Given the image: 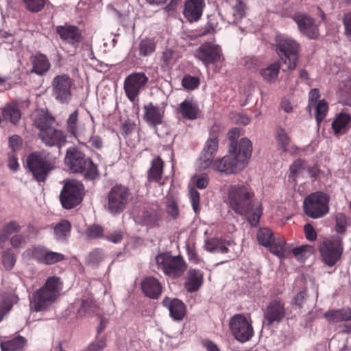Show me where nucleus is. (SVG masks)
Returning <instances> with one entry per match:
<instances>
[{"instance_id": "69168bd1", "label": "nucleus", "mask_w": 351, "mask_h": 351, "mask_svg": "<svg viewBox=\"0 0 351 351\" xmlns=\"http://www.w3.org/2000/svg\"><path fill=\"white\" fill-rule=\"evenodd\" d=\"M319 91L317 88L311 90L308 95V108H311L316 104L317 100L319 98Z\"/></svg>"}, {"instance_id": "dca6fc26", "label": "nucleus", "mask_w": 351, "mask_h": 351, "mask_svg": "<svg viewBox=\"0 0 351 351\" xmlns=\"http://www.w3.org/2000/svg\"><path fill=\"white\" fill-rule=\"evenodd\" d=\"M195 56L208 67L209 64L221 60L222 58L221 49L218 45L206 43L196 50Z\"/></svg>"}, {"instance_id": "a211bd4d", "label": "nucleus", "mask_w": 351, "mask_h": 351, "mask_svg": "<svg viewBox=\"0 0 351 351\" xmlns=\"http://www.w3.org/2000/svg\"><path fill=\"white\" fill-rule=\"evenodd\" d=\"M293 21L297 23L299 30L309 38H316L319 35L317 25L314 20L305 13L296 12L293 16Z\"/></svg>"}, {"instance_id": "1a4fd4ad", "label": "nucleus", "mask_w": 351, "mask_h": 351, "mask_svg": "<svg viewBox=\"0 0 351 351\" xmlns=\"http://www.w3.org/2000/svg\"><path fill=\"white\" fill-rule=\"evenodd\" d=\"M130 197L131 194L128 187L117 184L108 193L106 207L112 214L119 213L125 208Z\"/></svg>"}, {"instance_id": "4d7b16f0", "label": "nucleus", "mask_w": 351, "mask_h": 351, "mask_svg": "<svg viewBox=\"0 0 351 351\" xmlns=\"http://www.w3.org/2000/svg\"><path fill=\"white\" fill-rule=\"evenodd\" d=\"M306 289H303L300 291L297 294L293 297V300L291 302L292 305H295L298 308H302L305 302L306 298Z\"/></svg>"}, {"instance_id": "6e6552de", "label": "nucleus", "mask_w": 351, "mask_h": 351, "mask_svg": "<svg viewBox=\"0 0 351 351\" xmlns=\"http://www.w3.org/2000/svg\"><path fill=\"white\" fill-rule=\"evenodd\" d=\"M257 240L260 245L269 247V251L280 258H284L287 252L285 240L281 237H275L269 228H261L257 232Z\"/></svg>"}, {"instance_id": "2eb2a0df", "label": "nucleus", "mask_w": 351, "mask_h": 351, "mask_svg": "<svg viewBox=\"0 0 351 351\" xmlns=\"http://www.w3.org/2000/svg\"><path fill=\"white\" fill-rule=\"evenodd\" d=\"M230 328L235 339L241 342L250 340L254 334L252 324L241 314L235 315L231 318Z\"/></svg>"}, {"instance_id": "20e7f679", "label": "nucleus", "mask_w": 351, "mask_h": 351, "mask_svg": "<svg viewBox=\"0 0 351 351\" xmlns=\"http://www.w3.org/2000/svg\"><path fill=\"white\" fill-rule=\"evenodd\" d=\"M62 289V283L59 277L48 278L45 285L29 298L30 310L40 312L49 309L60 295Z\"/></svg>"}, {"instance_id": "f257e3e1", "label": "nucleus", "mask_w": 351, "mask_h": 351, "mask_svg": "<svg viewBox=\"0 0 351 351\" xmlns=\"http://www.w3.org/2000/svg\"><path fill=\"white\" fill-rule=\"evenodd\" d=\"M219 128L213 126L198 160V168L204 170L211 167L221 174H234L243 169L252 156V143L247 138L239 141V153L237 145H230L228 154L214 160L219 147Z\"/></svg>"}, {"instance_id": "680f3d73", "label": "nucleus", "mask_w": 351, "mask_h": 351, "mask_svg": "<svg viewBox=\"0 0 351 351\" xmlns=\"http://www.w3.org/2000/svg\"><path fill=\"white\" fill-rule=\"evenodd\" d=\"M343 23L345 27V34L348 39L351 40V12L343 16Z\"/></svg>"}, {"instance_id": "8fccbe9b", "label": "nucleus", "mask_w": 351, "mask_h": 351, "mask_svg": "<svg viewBox=\"0 0 351 351\" xmlns=\"http://www.w3.org/2000/svg\"><path fill=\"white\" fill-rule=\"evenodd\" d=\"M21 230V226L16 221H11L8 223L3 229L0 234V239H6L9 235L12 233L19 232Z\"/></svg>"}, {"instance_id": "774afa93", "label": "nucleus", "mask_w": 351, "mask_h": 351, "mask_svg": "<svg viewBox=\"0 0 351 351\" xmlns=\"http://www.w3.org/2000/svg\"><path fill=\"white\" fill-rule=\"evenodd\" d=\"M25 243V237L19 234L13 236L10 240V243L14 247H19Z\"/></svg>"}, {"instance_id": "ddd939ff", "label": "nucleus", "mask_w": 351, "mask_h": 351, "mask_svg": "<svg viewBox=\"0 0 351 351\" xmlns=\"http://www.w3.org/2000/svg\"><path fill=\"white\" fill-rule=\"evenodd\" d=\"M319 250L324 263L330 267L335 265L343 253L341 239L333 237L323 241Z\"/></svg>"}, {"instance_id": "de8ad7c7", "label": "nucleus", "mask_w": 351, "mask_h": 351, "mask_svg": "<svg viewBox=\"0 0 351 351\" xmlns=\"http://www.w3.org/2000/svg\"><path fill=\"white\" fill-rule=\"evenodd\" d=\"M46 0H23L26 8L32 12H38L43 9Z\"/></svg>"}, {"instance_id": "0eeeda50", "label": "nucleus", "mask_w": 351, "mask_h": 351, "mask_svg": "<svg viewBox=\"0 0 351 351\" xmlns=\"http://www.w3.org/2000/svg\"><path fill=\"white\" fill-rule=\"evenodd\" d=\"M329 196L323 192L311 193L304 199V211L311 218H321L329 211Z\"/></svg>"}, {"instance_id": "6e6d98bb", "label": "nucleus", "mask_w": 351, "mask_h": 351, "mask_svg": "<svg viewBox=\"0 0 351 351\" xmlns=\"http://www.w3.org/2000/svg\"><path fill=\"white\" fill-rule=\"evenodd\" d=\"M106 346V339L105 337L97 338L95 341L89 345L88 351H101Z\"/></svg>"}, {"instance_id": "a19ab883", "label": "nucleus", "mask_w": 351, "mask_h": 351, "mask_svg": "<svg viewBox=\"0 0 351 351\" xmlns=\"http://www.w3.org/2000/svg\"><path fill=\"white\" fill-rule=\"evenodd\" d=\"M315 106V119L318 125H320L324 119L326 117L328 111V104L324 100H319Z\"/></svg>"}, {"instance_id": "aec40b11", "label": "nucleus", "mask_w": 351, "mask_h": 351, "mask_svg": "<svg viewBox=\"0 0 351 351\" xmlns=\"http://www.w3.org/2000/svg\"><path fill=\"white\" fill-rule=\"evenodd\" d=\"M143 118L149 126L156 128L162 123L165 114L164 108L149 102L143 106Z\"/></svg>"}, {"instance_id": "052dcab7", "label": "nucleus", "mask_w": 351, "mask_h": 351, "mask_svg": "<svg viewBox=\"0 0 351 351\" xmlns=\"http://www.w3.org/2000/svg\"><path fill=\"white\" fill-rule=\"evenodd\" d=\"M241 130L238 128H234L228 132V138L230 142V145L234 144L237 146V153H239V143H236L235 141L240 136Z\"/></svg>"}, {"instance_id": "5fc2aeb1", "label": "nucleus", "mask_w": 351, "mask_h": 351, "mask_svg": "<svg viewBox=\"0 0 351 351\" xmlns=\"http://www.w3.org/2000/svg\"><path fill=\"white\" fill-rule=\"evenodd\" d=\"M15 263L16 258L10 251L6 252L2 256V263L5 269H12L14 267Z\"/></svg>"}, {"instance_id": "7ed1b4c3", "label": "nucleus", "mask_w": 351, "mask_h": 351, "mask_svg": "<svg viewBox=\"0 0 351 351\" xmlns=\"http://www.w3.org/2000/svg\"><path fill=\"white\" fill-rule=\"evenodd\" d=\"M59 157V150L57 152L42 150L31 153L26 159L27 168L38 182H45L49 173L56 168Z\"/></svg>"}, {"instance_id": "412c9836", "label": "nucleus", "mask_w": 351, "mask_h": 351, "mask_svg": "<svg viewBox=\"0 0 351 351\" xmlns=\"http://www.w3.org/2000/svg\"><path fill=\"white\" fill-rule=\"evenodd\" d=\"M56 32L64 41L77 47L81 42L82 36L80 29L73 25H59Z\"/></svg>"}, {"instance_id": "72a5a7b5", "label": "nucleus", "mask_w": 351, "mask_h": 351, "mask_svg": "<svg viewBox=\"0 0 351 351\" xmlns=\"http://www.w3.org/2000/svg\"><path fill=\"white\" fill-rule=\"evenodd\" d=\"M33 119L35 126L39 129L40 132L47 130L51 128L54 121L53 117L43 111L36 112Z\"/></svg>"}, {"instance_id": "49530a36", "label": "nucleus", "mask_w": 351, "mask_h": 351, "mask_svg": "<svg viewBox=\"0 0 351 351\" xmlns=\"http://www.w3.org/2000/svg\"><path fill=\"white\" fill-rule=\"evenodd\" d=\"M191 182L199 189H206L209 183V178L207 174L194 175L191 179Z\"/></svg>"}, {"instance_id": "9b49d317", "label": "nucleus", "mask_w": 351, "mask_h": 351, "mask_svg": "<svg viewBox=\"0 0 351 351\" xmlns=\"http://www.w3.org/2000/svg\"><path fill=\"white\" fill-rule=\"evenodd\" d=\"M84 186L77 180H72L65 182L60 198L62 206L66 209L72 208L82 200Z\"/></svg>"}, {"instance_id": "603ef678", "label": "nucleus", "mask_w": 351, "mask_h": 351, "mask_svg": "<svg viewBox=\"0 0 351 351\" xmlns=\"http://www.w3.org/2000/svg\"><path fill=\"white\" fill-rule=\"evenodd\" d=\"M199 80L197 77L186 75L182 80V86L187 90H194L198 87Z\"/></svg>"}, {"instance_id": "ea45409f", "label": "nucleus", "mask_w": 351, "mask_h": 351, "mask_svg": "<svg viewBox=\"0 0 351 351\" xmlns=\"http://www.w3.org/2000/svg\"><path fill=\"white\" fill-rule=\"evenodd\" d=\"M71 225L69 221L63 220L54 227V234L58 240H64L69 234Z\"/></svg>"}, {"instance_id": "c9c22d12", "label": "nucleus", "mask_w": 351, "mask_h": 351, "mask_svg": "<svg viewBox=\"0 0 351 351\" xmlns=\"http://www.w3.org/2000/svg\"><path fill=\"white\" fill-rule=\"evenodd\" d=\"M2 116L5 120H9L13 124H16L20 120L21 113L17 105L11 103L3 108Z\"/></svg>"}, {"instance_id": "13d9d810", "label": "nucleus", "mask_w": 351, "mask_h": 351, "mask_svg": "<svg viewBox=\"0 0 351 351\" xmlns=\"http://www.w3.org/2000/svg\"><path fill=\"white\" fill-rule=\"evenodd\" d=\"M103 228L99 225L90 226L86 231L87 236L90 239L99 237L103 234Z\"/></svg>"}, {"instance_id": "f03ea898", "label": "nucleus", "mask_w": 351, "mask_h": 351, "mask_svg": "<svg viewBox=\"0 0 351 351\" xmlns=\"http://www.w3.org/2000/svg\"><path fill=\"white\" fill-rule=\"evenodd\" d=\"M254 192L252 188L237 184L229 186L226 203L237 213L247 217L252 226H256L263 214V206L254 201Z\"/></svg>"}, {"instance_id": "f704fd0d", "label": "nucleus", "mask_w": 351, "mask_h": 351, "mask_svg": "<svg viewBox=\"0 0 351 351\" xmlns=\"http://www.w3.org/2000/svg\"><path fill=\"white\" fill-rule=\"evenodd\" d=\"M280 73V64L278 62H274L262 69L260 75L263 79L269 83H274Z\"/></svg>"}, {"instance_id": "e433bc0d", "label": "nucleus", "mask_w": 351, "mask_h": 351, "mask_svg": "<svg viewBox=\"0 0 351 351\" xmlns=\"http://www.w3.org/2000/svg\"><path fill=\"white\" fill-rule=\"evenodd\" d=\"M156 49V43L154 38H145L138 44V54L141 57L150 56Z\"/></svg>"}, {"instance_id": "bf43d9fd", "label": "nucleus", "mask_w": 351, "mask_h": 351, "mask_svg": "<svg viewBox=\"0 0 351 351\" xmlns=\"http://www.w3.org/2000/svg\"><path fill=\"white\" fill-rule=\"evenodd\" d=\"M9 145L12 151L16 152L22 146V138L18 135H13L9 138Z\"/></svg>"}, {"instance_id": "39448f33", "label": "nucleus", "mask_w": 351, "mask_h": 351, "mask_svg": "<svg viewBox=\"0 0 351 351\" xmlns=\"http://www.w3.org/2000/svg\"><path fill=\"white\" fill-rule=\"evenodd\" d=\"M276 41L280 59L288 70H294L297 66L299 44L295 40L280 34L276 36Z\"/></svg>"}, {"instance_id": "3c124183", "label": "nucleus", "mask_w": 351, "mask_h": 351, "mask_svg": "<svg viewBox=\"0 0 351 351\" xmlns=\"http://www.w3.org/2000/svg\"><path fill=\"white\" fill-rule=\"evenodd\" d=\"M339 89L342 95L344 97H351V77L345 76L341 80L339 84Z\"/></svg>"}, {"instance_id": "6ab92c4d", "label": "nucleus", "mask_w": 351, "mask_h": 351, "mask_svg": "<svg viewBox=\"0 0 351 351\" xmlns=\"http://www.w3.org/2000/svg\"><path fill=\"white\" fill-rule=\"evenodd\" d=\"M285 315V308L283 304L278 300L271 301L264 311L263 325L271 326L280 322Z\"/></svg>"}, {"instance_id": "9d476101", "label": "nucleus", "mask_w": 351, "mask_h": 351, "mask_svg": "<svg viewBox=\"0 0 351 351\" xmlns=\"http://www.w3.org/2000/svg\"><path fill=\"white\" fill-rule=\"evenodd\" d=\"M73 81L67 74H60L54 77L51 82L52 95L62 104H68L72 99Z\"/></svg>"}, {"instance_id": "c756f323", "label": "nucleus", "mask_w": 351, "mask_h": 351, "mask_svg": "<svg viewBox=\"0 0 351 351\" xmlns=\"http://www.w3.org/2000/svg\"><path fill=\"white\" fill-rule=\"evenodd\" d=\"M178 110L183 118L189 120H195L199 115V109L197 104L189 99H185L180 103Z\"/></svg>"}, {"instance_id": "4468645a", "label": "nucleus", "mask_w": 351, "mask_h": 351, "mask_svg": "<svg viewBox=\"0 0 351 351\" xmlns=\"http://www.w3.org/2000/svg\"><path fill=\"white\" fill-rule=\"evenodd\" d=\"M148 81V77L143 72H134L128 75L123 82V89L128 99L134 101Z\"/></svg>"}, {"instance_id": "f8f14e48", "label": "nucleus", "mask_w": 351, "mask_h": 351, "mask_svg": "<svg viewBox=\"0 0 351 351\" xmlns=\"http://www.w3.org/2000/svg\"><path fill=\"white\" fill-rule=\"evenodd\" d=\"M23 258L35 259L38 263L47 265H53L63 261L64 254L50 251L43 246H35L25 250L22 254Z\"/></svg>"}, {"instance_id": "f3484780", "label": "nucleus", "mask_w": 351, "mask_h": 351, "mask_svg": "<svg viewBox=\"0 0 351 351\" xmlns=\"http://www.w3.org/2000/svg\"><path fill=\"white\" fill-rule=\"evenodd\" d=\"M38 136L45 145L55 147L53 152H57L59 150L60 154H61V147L66 141V136L63 131L51 127L47 130L39 132Z\"/></svg>"}, {"instance_id": "7c9ffc66", "label": "nucleus", "mask_w": 351, "mask_h": 351, "mask_svg": "<svg viewBox=\"0 0 351 351\" xmlns=\"http://www.w3.org/2000/svg\"><path fill=\"white\" fill-rule=\"evenodd\" d=\"M233 245L234 243L232 241L214 238L206 241L205 249L210 252L228 253Z\"/></svg>"}, {"instance_id": "0e129e2a", "label": "nucleus", "mask_w": 351, "mask_h": 351, "mask_svg": "<svg viewBox=\"0 0 351 351\" xmlns=\"http://www.w3.org/2000/svg\"><path fill=\"white\" fill-rule=\"evenodd\" d=\"M304 230L307 240L313 241L316 239L317 234L313 227L310 223H307L304 226Z\"/></svg>"}, {"instance_id": "2f4dec72", "label": "nucleus", "mask_w": 351, "mask_h": 351, "mask_svg": "<svg viewBox=\"0 0 351 351\" xmlns=\"http://www.w3.org/2000/svg\"><path fill=\"white\" fill-rule=\"evenodd\" d=\"M324 317L328 322H348L351 320V308H343L338 310H329L324 314Z\"/></svg>"}, {"instance_id": "09e8293b", "label": "nucleus", "mask_w": 351, "mask_h": 351, "mask_svg": "<svg viewBox=\"0 0 351 351\" xmlns=\"http://www.w3.org/2000/svg\"><path fill=\"white\" fill-rule=\"evenodd\" d=\"M305 162L301 159L295 160L290 166V177L295 181L298 176L304 169Z\"/></svg>"}, {"instance_id": "423d86ee", "label": "nucleus", "mask_w": 351, "mask_h": 351, "mask_svg": "<svg viewBox=\"0 0 351 351\" xmlns=\"http://www.w3.org/2000/svg\"><path fill=\"white\" fill-rule=\"evenodd\" d=\"M155 261L158 269L169 277L178 278L186 269V264L182 257L173 256L168 252L158 254L155 257Z\"/></svg>"}, {"instance_id": "338daca9", "label": "nucleus", "mask_w": 351, "mask_h": 351, "mask_svg": "<svg viewBox=\"0 0 351 351\" xmlns=\"http://www.w3.org/2000/svg\"><path fill=\"white\" fill-rule=\"evenodd\" d=\"M167 212L173 218L177 217L179 213L177 204L173 201L169 202L167 204Z\"/></svg>"}, {"instance_id": "37998d69", "label": "nucleus", "mask_w": 351, "mask_h": 351, "mask_svg": "<svg viewBox=\"0 0 351 351\" xmlns=\"http://www.w3.org/2000/svg\"><path fill=\"white\" fill-rule=\"evenodd\" d=\"M348 219L342 213H338L335 215V230L338 233L345 232L348 226Z\"/></svg>"}, {"instance_id": "473e14b6", "label": "nucleus", "mask_w": 351, "mask_h": 351, "mask_svg": "<svg viewBox=\"0 0 351 351\" xmlns=\"http://www.w3.org/2000/svg\"><path fill=\"white\" fill-rule=\"evenodd\" d=\"M32 72L39 75L45 74L50 69L51 64L45 55L38 54L32 58Z\"/></svg>"}, {"instance_id": "cd10ccee", "label": "nucleus", "mask_w": 351, "mask_h": 351, "mask_svg": "<svg viewBox=\"0 0 351 351\" xmlns=\"http://www.w3.org/2000/svg\"><path fill=\"white\" fill-rule=\"evenodd\" d=\"M203 280V274L200 271L190 269L185 279L184 287L188 292H195L202 286Z\"/></svg>"}, {"instance_id": "c85d7f7f", "label": "nucleus", "mask_w": 351, "mask_h": 351, "mask_svg": "<svg viewBox=\"0 0 351 351\" xmlns=\"http://www.w3.org/2000/svg\"><path fill=\"white\" fill-rule=\"evenodd\" d=\"M164 172V162L157 156L155 157L150 164V167L147 170V180L149 182L160 183Z\"/></svg>"}, {"instance_id": "bb28decb", "label": "nucleus", "mask_w": 351, "mask_h": 351, "mask_svg": "<svg viewBox=\"0 0 351 351\" xmlns=\"http://www.w3.org/2000/svg\"><path fill=\"white\" fill-rule=\"evenodd\" d=\"M141 289L143 293L151 299H156L162 293V285L154 277L145 278L141 282Z\"/></svg>"}, {"instance_id": "79ce46f5", "label": "nucleus", "mask_w": 351, "mask_h": 351, "mask_svg": "<svg viewBox=\"0 0 351 351\" xmlns=\"http://www.w3.org/2000/svg\"><path fill=\"white\" fill-rule=\"evenodd\" d=\"M84 167L83 171L80 173H83L86 179L93 180L99 177L97 167L90 158L88 160H86V165Z\"/></svg>"}, {"instance_id": "58836bf2", "label": "nucleus", "mask_w": 351, "mask_h": 351, "mask_svg": "<svg viewBox=\"0 0 351 351\" xmlns=\"http://www.w3.org/2000/svg\"><path fill=\"white\" fill-rule=\"evenodd\" d=\"M78 110H75L71 112L66 120L67 131L74 137L79 138L80 133L78 132Z\"/></svg>"}, {"instance_id": "a878e982", "label": "nucleus", "mask_w": 351, "mask_h": 351, "mask_svg": "<svg viewBox=\"0 0 351 351\" xmlns=\"http://www.w3.org/2000/svg\"><path fill=\"white\" fill-rule=\"evenodd\" d=\"M351 128V116L346 112L337 114L331 123V128L335 136L345 134Z\"/></svg>"}, {"instance_id": "393cba45", "label": "nucleus", "mask_w": 351, "mask_h": 351, "mask_svg": "<svg viewBox=\"0 0 351 351\" xmlns=\"http://www.w3.org/2000/svg\"><path fill=\"white\" fill-rule=\"evenodd\" d=\"M275 138L279 149L283 152L291 155L298 153V147L291 143V138L284 128H278L276 129Z\"/></svg>"}, {"instance_id": "864d4df0", "label": "nucleus", "mask_w": 351, "mask_h": 351, "mask_svg": "<svg viewBox=\"0 0 351 351\" xmlns=\"http://www.w3.org/2000/svg\"><path fill=\"white\" fill-rule=\"evenodd\" d=\"M12 305L5 295L0 296V322L2 321L3 317L10 311Z\"/></svg>"}, {"instance_id": "4c0bfd02", "label": "nucleus", "mask_w": 351, "mask_h": 351, "mask_svg": "<svg viewBox=\"0 0 351 351\" xmlns=\"http://www.w3.org/2000/svg\"><path fill=\"white\" fill-rule=\"evenodd\" d=\"M25 344V339L19 336L12 340L2 342L1 348L2 351H22Z\"/></svg>"}, {"instance_id": "b1692460", "label": "nucleus", "mask_w": 351, "mask_h": 351, "mask_svg": "<svg viewBox=\"0 0 351 351\" xmlns=\"http://www.w3.org/2000/svg\"><path fill=\"white\" fill-rule=\"evenodd\" d=\"M162 304L170 313V316L177 321L182 319L186 313L185 305L182 301L177 298L165 297L162 300Z\"/></svg>"}, {"instance_id": "e2e57ef3", "label": "nucleus", "mask_w": 351, "mask_h": 351, "mask_svg": "<svg viewBox=\"0 0 351 351\" xmlns=\"http://www.w3.org/2000/svg\"><path fill=\"white\" fill-rule=\"evenodd\" d=\"M187 255L189 261L193 264H199L202 262V259L199 257L195 250L193 247H187Z\"/></svg>"}, {"instance_id": "a18cd8bd", "label": "nucleus", "mask_w": 351, "mask_h": 351, "mask_svg": "<svg viewBox=\"0 0 351 351\" xmlns=\"http://www.w3.org/2000/svg\"><path fill=\"white\" fill-rule=\"evenodd\" d=\"M237 3L233 5L232 23H237L245 15V5L241 0H236Z\"/></svg>"}, {"instance_id": "5701e85b", "label": "nucleus", "mask_w": 351, "mask_h": 351, "mask_svg": "<svg viewBox=\"0 0 351 351\" xmlns=\"http://www.w3.org/2000/svg\"><path fill=\"white\" fill-rule=\"evenodd\" d=\"M204 6V0H188L184 4L183 14L189 21H197L202 16Z\"/></svg>"}, {"instance_id": "c03bdc74", "label": "nucleus", "mask_w": 351, "mask_h": 351, "mask_svg": "<svg viewBox=\"0 0 351 351\" xmlns=\"http://www.w3.org/2000/svg\"><path fill=\"white\" fill-rule=\"evenodd\" d=\"M189 199L191 201V204L192 208L195 213H198L199 211V192L194 188L193 186L189 185Z\"/></svg>"}, {"instance_id": "4be33fe9", "label": "nucleus", "mask_w": 351, "mask_h": 351, "mask_svg": "<svg viewBox=\"0 0 351 351\" xmlns=\"http://www.w3.org/2000/svg\"><path fill=\"white\" fill-rule=\"evenodd\" d=\"M89 158H85L84 155L75 148L69 149L66 154L65 162L69 166L71 171L75 173H80L84 169L86 160Z\"/></svg>"}]
</instances>
